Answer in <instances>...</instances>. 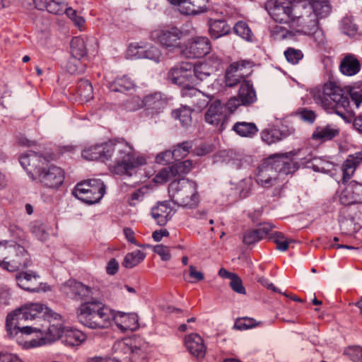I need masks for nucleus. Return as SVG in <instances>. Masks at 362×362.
I'll return each mask as SVG.
<instances>
[{"label": "nucleus", "mask_w": 362, "mask_h": 362, "mask_svg": "<svg viewBox=\"0 0 362 362\" xmlns=\"http://www.w3.org/2000/svg\"><path fill=\"white\" fill-rule=\"evenodd\" d=\"M61 320L59 314L41 303H26L7 315L6 329L23 348H35L62 340L66 327Z\"/></svg>", "instance_id": "f257e3e1"}, {"label": "nucleus", "mask_w": 362, "mask_h": 362, "mask_svg": "<svg viewBox=\"0 0 362 362\" xmlns=\"http://www.w3.org/2000/svg\"><path fill=\"white\" fill-rule=\"evenodd\" d=\"M314 99L325 109L334 110L337 115L349 122L355 115L353 106L358 108L362 103V83L350 87L347 95L341 93V90L338 88L326 87L323 90L317 91Z\"/></svg>", "instance_id": "f03ea898"}, {"label": "nucleus", "mask_w": 362, "mask_h": 362, "mask_svg": "<svg viewBox=\"0 0 362 362\" xmlns=\"http://www.w3.org/2000/svg\"><path fill=\"white\" fill-rule=\"evenodd\" d=\"M78 322L90 329H105L114 318V310L103 302L91 299L82 303L76 310Z\"/></svg>", "instance_id": "7ed1b4c3"}, {"label": "nucleus", "mask_w": 362, "mask_h": 362, "mask_svg": "<svg viewBox=\"0 0 362 362\" xmlns=\"http://www.w3.org/2000/svg\"><path fill=\"white\" fill-rule=\"evenodd\" d=\"M293 160H263L255 172V181L264 188L276 185L284 176L295 172L299 165Z\"/></svg>", "instance_id": "20e7f679"}, {"label": "nucleus", "mask_w": 362, "mask_h": 362, "mask_svg": "<svg viewBox=\"0 0 362 362\" xmlns=\"http://www.w3.org/2000/svg\"><path fill=\"white\" fill-rule=\"evenodd\" d=\"M47 160H19L21 165L33 180H39L45 186L57 188L64 182L62 168L49 164Z\"/></svg>", "instance_id": "39448f33"}, {"label": "nucleus", "mask_w": 362, "mask_h": 362, "mask_svg": "<svg viewBox=\"0 0 362 362\" xmlns=\"http://www.w3.org/2000/svg\"><path fill=\"white\" fill-rule=\"evenodd\" d=\"M134 158L133 148L124 140H110L106 143L90 146L82 153L83 158Z\"/></svg>", "instance_id": "423d86ee"}, {"label": "nucleus", "mask_w": 362, "mask_h": 362, "mask_svg": "<svg viewBox=\"0 0 362 362\" xmlns=\"http://www.w3.org/2000/svg\"><path fill=\"white\" fill-rule=\"evenodd\" d=\"M168 193L171 200L178 206L191 209L199 202L197 185L188 179L172 181L168 186Z\"/></svg>", "instance_id": "0eeeda50"}, {"label": "nucleus", "mask_w": 362, "mask_h": 362, "mask_svg": "<svg viewBox=\"0 0 362 362\" xmlns=\"http://www.w3.org/2000/svg\"><path fill=\"white\" fill-rule=\"evenodd\" d=\"M307 3L299 0L298 5L293 8L294 18L293 25L297 28V32L304 35L316 33L319 28V19L306 8Z\"/></svg>", "instance_id": "6e6552de"}, {"label": "nucleus", "mask_w": 362, "mask_h": 362, "mask_svg": "<svg viewBox=\"0 0 362 362\" xmlns=\"http://www.w3.org/2000/svg\"><path fill=\"white\" fill-rule=\"evenodd\" d=\"M182 32L175 26H159L150 33V39L161 47L173 49L180 46Z\"/></svg>", "instance_id": "1a4fd4ad"}, {"label": "nucleus", "mask_w": 362, "mask_h": 362, "mask_svg": "<svg viewBox=\"0 0 362 362\" xmlns=\"http://www.w3.org/2000/svg\"><path fill=\"white\" fill-rule=\"evenodd\" d=\"M299 0H270L267 8L271 17L280 23H292L294 18V10Z\"/></svg>", "instance_id": "9d476101"}, {"label": "nucleus", "mask_w": 362, "mask_h": 362, "mask_svg": "<svg viewBox=\"0 0 362 362\" xmlns=\"http://www.w3.org/2000/svg\"><path fill=\"white\" fill-rule=\"evenodd\" d=\"M31 264L30 256L25 248L14 243L11 248L5 270L16 272L28 267Z\"/></svg>", "instance_id": "9b49d317"}, {"label": "nucleus", "mask_w": 362, "mask_h": 362, "mask_svg": "<svg viewBox=\"0 0 362 362\" xmlns=\"http://www.w3.org/2000/svg\"><path fill=\"white\" fill-rule=\"evenodd\" d=\"M251 63L248 61H239L231 64L226 69L225 83L228 87H233L243 82L250 74Z\"/></svg>", "instance_id": "f8f14e48"}, {"label": "nucleus", "mask_w": 362, "mask_h": 362, "mask_svg": "<svg viewBox=\"0 0 362 362\" xmlns=\"http://www.w3.org/2000/svg\"><path fill=\"white\" fill-rule=\"evenodd\" d=\"M211 50V43L206 37H194L190 38L182 50V54L186 58H200Z\"/></svg>", "instance_id": "ddd939ff"}, {"label": "nucleus", "mask_w": 362, "mask_h": 362, "mask_svg": "<svg viewBox=\"0 0 362 362\" xmlns=\"http://www.w3.org/2000/svg\"><path fill=\"white\" fill-rule=\"evenodd\" d=\"M168 78L173 83L180 86L194 83L192 64L182 62L175 65L168 71Z\"/></svg>", "instance_id": "4468645a"}, {"label": "nucleus", "mask_w": 362, "mask_h": 362, "mask_svg": "<svg viewBox=\"0 0 362 362\" xmlns=\"http://www.w3.org/2000/svg\"><path fill=\"white\" fill-rule=\"evenodd\" d=\"M128 52L138 59H148L155 62H159L162 58L159 48L147 42L132 43L129 46Z\"/></svg>", "instance_id": "2eb2a0df"}, {"label": "nucleus", "mask_w": 362, "mask_h": 362, "mask_svg": "<svg viewBox=\"0 0 362 362\" xmlns=\"http://www.w3.org/2000/svg\"><path fill=\"white\" fill-rule=\"evenodd\" d=\"M192 160H175L168 166L159 171L157 177L163 182H167L175 177H181L187 174L192 169Z\"/></svg>", "instance_id": "dca6fc26"}, {"label": "nucleus", "mask_w": 362, "mask_h": 362, "mask_svg": "<svg viewBox=\"0 0 362 362\" xmlns=\"http://www.w3.org/2000/svg\"><path fill=\"white\" fill-rule=\"evenodd\" d=\"M362 186L352 180L344 189L340 196L339 202L344 206H349L362 202Z\"/></svg>", "instance_id": "f3484780"}, {"label": "nucleus", "mask_w": 362, "mask_h": 362, "mask_svg": "<svg viewBox=\"0 0 362 362\" xmlns=\"http://www.w3.org/2000/svg\"><path fill=\"white\" fill-rule=\"evenodd\" d=\"M62 289L67 296L76 300H83L93 293L90 287L71 279L63 285Z\"/></svg>", "instance_id": "a211bd4d"}, {"label": "nucleus", "mask_w": 362, "mask_h": 362, "mask_svg": "<svg viewBox=\"0 0 362 362\" xmlns=\"http://www.w3.org/2000/svg\"><path fill=\"white\" fill-rule=\"evenodd\" d=\"M146 160H115L114 163H107L110 172L118 175H132L134 168L146 164Z\"/></svg>", "instance_id": "6ab92c4d"}, {"label": "nucleus", "mask_w": 362, "mask_h": 362, "mask_svg": "<svg viewBox=\"0 0 362 362\" xmlns=\"http://www.w3.org/2000/svg\"><path fill=\"white\" fill-rule=\"evenodd\" d=\"M227 119L224 107L219 100H215L210 104L205 113V121L213 126L223 125Z\"/></svg>", "instance_id": "aec40b11"}, {"label": "nucleus", "mask_w": 362, "mask_h": 362, "mask_svg": "<svg viewBox=\"0 0 362 362\" xmlns=\"http://www.w3.org/2000/svg\"><path fill=\"white\" fill-rule=\"evenodd\" d=\"M113 360L106 362H129L130 355L132 353V341L125 339L117 341L113 345Z\"/></svg>", "instance_id": "412c9836"}, {"label": "nucleus", "mask_w": 362, "mask_h": 362, "mask_svg": "<svg viewBox=\"0 0 362 362\" xmlns=\"http://www.w3.org/2000/svg\"><path fill=\"white\" fill-rule=\"evenodd\" d=\"M117 327L122 332L127 330L134 331L139 327L137 315L135 314H127L114 310L112 319Z\"/></svg>", "instance_id": "4be33fe9"}, {"label": "nucleus", "mask_w": 362, "mask_h": 362, "mask_svg": "<svg viewBox=\"0 0 362 362\" xmlns=\"http://www.w3.org/2000/svg\"><path fill=\"white\" fill-rule=\"evenodd\" d=\"M293 132V129L286 126H282L279 129H264L261 132V139L265 144L271 145L288 137Z\"/></svg>", "instance_id": "5701e85b"}, {"label": "nucleus", "mask_w": 362, "mask_h": 362, "mask_svg": "<svg viewBox=\"0 0 362 362\" xmlns=\"http://www.w3.org/2000/svg\"><path fill=\"white\" fill-rule=\"evenodd\" d=\"M185 344L189 352L197 358H204L206 346L203 339L198 334H190L185 338Z\"/></svg>", "instance_id": "b1692460"}, {"label": "nucleus", "mask_w": 362, "mask_h": 362, "mask_svg": "<svg viewBox=\"0 0 362 362\" xmlns=\"http://www.w3.org/2000/svg\"><path fill=\"white\" fill-rule=\"evenodd\" d=\"M173 211L168 202H159L151 209L152 218L159 226H165L173 215Z\"/></svg>", "instance_id": "393cba45"}, {"label": "nucleus", "mask_w": 362, "mask_h": 362, "mask_svg": "<svg viewBox=\"0 0 362 362\" xmlns=\"http://www.w3.org/2000/svg\"><path fill=\"white\" fill-rule=\"evenodd\" d=\"M40 276L33 272H22L16 275V282L18 286L28 291L38 292L40 290L38 280Z\"/></svg>", "instance_id": "a878e982"}, {"label": "nucleus", "mask_w": 362, "mask_h": 362, "mask_svg": "<svg viewBox=\"0 0 362 362\" xmlns=\"http://www.w3.org/2000/svg\"><path fill=\"white\" fill-rule=\"evenodd\" d=\"M272 229L270 223H264L261 227L247 230L243 235V242L245 245H251L268 236Z\"/></svg>", "instance_id": "bb28decb"}, {"label": "nucleus", "mask_w": 362, "mask_h": 362, "mask_svg": "<svg viewBox=\"0 0 362 362\" xmlns=\"http://www.w3.org/2000/svg\"><path fill=\"white\" fill-rule=\"evenodd\" d=\"M192 148L191 141H184L174 146L172 150H167L159 153L156 158H185Z\"/></svg>", "instance_id": "cd10ccee"}, {"label": "nucleus", "mask_w": 362, "mask_h": 362, "mask_svg": "<svg viewBox=\"0 0 362 362\" xmlns=\"http://www.w3.org/2000/svg\"><path fill=\"white\" fill-rule=\"evenodd\" d=\"M86 339V335L81 331L66 327L62 336V343L69 347L81 345Z\"/></svg>", "instance_id": "c85d7f7f"}, {"label": "nucleus", "mask_w": 362, "mask_h": 362, "mask_svg": "<svg viewBox=\"0 0 362 362\" xmlns=\"http://www.w3.org/2000/svg\"><path fill=\"white\" fill-rule=\"evenodd\" d=\"M143 103L144 107L154 114L159 112L165 107L166 100L160 93H153L146 95L143 99Z\"/></svg>", "instance_id": "c756f323"}, {"label": "nucleus", "mask_w": 362, "mask_h": 362, "mask_svg": "<svg viewBox=\"0 0 362 362\" xmlns=\"http://www.w3.org/2000/svg\"><path fill=\"white\" fill-rule=\"evenodd\" d=\"M339 69L344 75L351 76L359 72L361 64L354 55L347 54L341 59Z\"/></svg>", "instance_id": "7c9ffc66"}, {"label": "nucleus", "mask_w": 362, "mask_h": 362, "mask_svg": "<svg viewBox=\"0 0 362 362\" xmlns=\"http://www.w3.org/2000/svg\"><path fill=\"white\" fill-rule=\"evenodd\" d=\"M339 133V129L332 124L320 126L315 128V130L312 134V138L314 140L325 142L332 140L337 136Z\"/></svg>", "instance_id": "2f4dec72"}, {"label": "nucleus", "mask_w": 362, "mask_h": 362, "mask_svg": "<svg viewBox=\"0 0 362 362\" xmlns=\"http://www.w3.org/2000/svg\"><path fill=\"white\" fill-rule=\"evenodd\" d=\"M208 24L209 35L213 39H218L230 33V25L223 20L209 19Z\"/></svg>", "instance_id": "473e14b6"}, {"label": "nucleus", "mask_w": 362, "mask_h": 362, "mask_svg": "<svg viewBox=\"0 0 362 362\" xmlns=\"http://www.w3.org/2000/svg\"><path fill=\"white\" fill-rule=\"evenodd\" d=\"M238 98L243 105L252 104L257 100L255 90L253 88L252 84L249 81H244L241 83Z\"/></svg>", "instance_id": "72a5a7b5"}, {"label": "nucleus", "mask_w": 362, "mask_h": 362, "mask_svg": "<svg viewBox=\"0 0 362 362\" xmlns=\"http://www.w3.org/2000/svg\"><path fill=\"white\" fill-rule=\"evenodd\" d=\"M233 130L242 137L252 138L258 132V128L253 122H238L234 124Z\"/></svg>", "instance_id": "f704fd0d"}, {"label": "nucleus", "mask_w": 362, "mask_h": 362, "mask_svg": "<svg viewBox=\"0 0 362 362\" xmlns=\"http://www.w3.org/2000/svg\"><path fill=\"white\" fill-rule=\"evenodd\" d=\"M80 186L86 187L92 190L95 196V199L98 202L103 198L105 193V185L100 179H91L81 181Z\"/></svg>", "instance_id": "c9c22d12"}, {"label": "nucleus", "mask_w": 362, "mask_h": 362, "mask_svg": "<svg viewBox=\"0 0 362 362\" xmlns=\"http://www.w3.org/2000/svg\"><path fill=\"white\" fill-rule=\"evenodd\" d=\"M80 185L81 183L78 182L75 186L72 192L74 197L88 204H93L98 202V200L95 199V196L93 194V192L91 189L87 188L86 187Z\"/></svg>", "instance_id": "e433bc0d"}, {"label": "nucleus", "mask_w": 362, "mask_h": 362, "mask_svg": "<svg viewBox=\"0 0 362 362\" xmlns=\"http://www.w3.org/2000/svg\"><path fill=\"white\" fill-rule=\"evenodd\" d=\"M134 86V81L129 77L124 76L110 82L109 88L114 92H123L132 89Z\"/></svg>", "instance_id": "4c0bfd02"}, {"label": "nucleus", "mask_w": 362, "mask_h": 362, "mask_svg": "<svg viewBox=\"0 0 362 362\" xmlns=\"http://www.w3.org/2000/svg\"><path fill=\"white\" fill-rule=\"evenodd\" d=\"M146 254L139 250L127 253L123 260L122 266L125 268H133L141 263L145 258Z\"/></svg>", "instance_id": "58836bf2"}, {"label": "nucleus", "mask_w": 362, "mask_h": 362, "mask_svg": "<svg viewBox=\"0 0 362 362\" xmlns=\"http://www.w3.org/2000/svg\"><path fill=\"white\" fill-rule=\"evenodd\" d=\"M192 71L194 80L196 78L202 81L206 80L214 73V69L210 68L209 65L204 62L197 64L195 66L192 65Z\"/></svg>", "instance_id": "ea45409f"}, {"label": "nucleus", "mask_w": 362, "mask_h": 362, "mask_svg": "<svg viewBox=\"0 0 362 362\" xmlns=\"http://www.w3.org/2000/svg\"><path fill=\"white\" fill-rule=\"evenodd\" d=\"M269 239L272 240L276 245V249L281 252L286 251L289 244L294 242L293 239L286 238L281 232L269 233Z\"/></svg>", "instance_id": "a19ab883"}, {"label": "nucleus", "mask_w": 362, "mask_h": 362, "mask_svg": "<svg viewBox=\"0 0 362 362\" xmlns=\"http://www.w3.org/2000/svg\"><path fill=\"white\" fill-rule=\"evenodd\" d=\"M86 47L84 40L81 37H75L71 41V56L82 58L86 54Z\"/></svg>", "instance_id": "79ce46f5"}, {"label": "nucleus", "mask_w": 362, "mask_h": 362, "mask_svg": "<svg viewBox=\"0 0 362 362\" xmlns=\"http://www.w3.org/2000/svg\"><path fill=\"white\" fill-rule=\"evenodd\" d=\"M233 31L237 35L247 41L252 40L253 33L245 21H240L237 22L233 26Z\"/></svg>", "instance_id": "37998d69"}, {"label": "nucleus", "mask_w": 362, "mask_h": 362, "mask_svg": "<svg viewBox=\"0 0 362 362\" xmlns=\"http://www.w3.org/2000/svg\"><path fill=\"white\" fill-rule=\"evenodd\" d=\"M172 116L174 119H178L182 127H187L192 121L191 111L186 107L173 110Z\"/></svg>", "instance_id": "c03bdc74"}, {"label": "nucleus", "mask_w": 362, "mask_h": 362, "mask_svg": "<svg viewBox=\"0 0 362 362\" xmlns=\"http://www.w3.org/2000/svg\"><path fill=\"white\" fill-rule=\"evenodd\" d=\"M340 28L342 32L348 35H354L358 30L356 23H354L352 16H344L340 23Z\"/></svg>", "instance_id": "a18cd8bd"}, {"label": "nucleus", "mask_w": 362, "mask_h": 362, "mask_svg": "<svg viewBox=\"0 0 362 362\" xmlns=\"http://www.w3.org/2000/svg\"><path fill=\"white\" fill-rule=\"evenodd\" d=\"M78 94L86 100L93 98V87L88 80H81L78 83Z\"/></svg>", "instance_id": "49530a36"}, {"label": "nucleus", "mask_w": 362, "mask_h": 362, "mask_svg": "<svg viewBox=\"0 0 362 362\" xmlns=\"http://www.w3.org/2000/svg\"><path fill=\"white\" fill-rule=\"evenodd\" d=\"M177 6L181 13L185 15L197 14L195 5L190 0H178L172 4Z\"/></svg>", "instance_id": "de8ad7c7"}, {"label": "nucleus", "mask_w": 362, "mask_h": 362, "mask_svg": "<svg viewBox=\"0 0 362 362\" xmlns=\"http://www.w3.org/2000/svg\"><path fill=\"white\" fill-rule=\"evenodd\" d=\"M354 160H345L342 165V183L344 185L348 182L356 170L357 163H355Z\"/></svg>", "instance_id": "09e8293b"}, {"label": "nucleus", "mask_w": 362, "mask_h": 362, "mask_svg": "<svg viewBox=\"0 0 362 362\" xmlns=\"http://www.w3.org/2000/svg\"><path fill=\"white\" fill-rule=\"evenodd\" d=\"M40 2L49 13L56 15L63 13L64 6L63 2H57L54 0H40Z\"/></svg>", "instance_id": "8fccbe9b"}, {"label": "nucleus", "mask_w": 362, "mask_h": 362, "mask_svg": "<svg viewBox=\"0 0 362 362\" xmlns=\"http://www.w3.org/2000/svg\"><path fill=\"white\" fill-rule=\"evenodd\" d=\"M13 242H0V267L5 269Z\"/></svg>", "instance_id": "3c124183"}, {"label": "nucleus", "mask_w": 362, "mask_h": 362, "mask_svg": "<svg viewBox=\"0 0 362 362\" xmlns=\"http://www.w3.org/2000/svg\"><path fill=\"white\" fill-rule=\"evenodd\" d=\"M344 354L353 362H362V346H351L345 349Z\"/></svg>", "instance_id": "603ef678"}, {"label": "nucleus", "mask_w": 362, "mask_h": 362, "mask_svg": "<svg viewBox=\"0 0 362 362\" xmlns=\"http://www.w3.org/2000/svg\"><path fill=\"white\" fill-rule=\"evenodd\" d=\"M192 83H188L185 86H183L181 90V95L183 98H199L202 97L203 95L201 91L192 86Z\"/></svg>", "instance_id": "864d4df0"}, {"label": "nucleus", "mask_w": 362, "mask_h": 362, "mask_svg": "<svg viewBox=\"0 0 362 362\" xmlns=\"http://www.w3.org/2000/svg\"><path fill=\"white\" fill-rule=\"evenodd\" d=\"M124 108L130 112L136 111L144 107L143 99L139 96H134L125 101Z\"/></svg>", "instance_id": "5fc2aeb1"}, {"label": "nucleus", "mask_w": 362, "mask_h": 362, "mask_svg": "<svg viewBox=\"0 0 362 362\" xmlns=\"http://www.w3.org/2000/svg\"><path fill=\"white\" fill-rule=\"evenodd\" d=\"M284 55L287 61L293 64H296L303 58V54L300 49L288 47Z\"/></svg>", "instance_id": "6e6d98bb"}, {"label": "nucleus", "mask_w": 362, "mask_h": 362, "mask_svg": "<svg viewBox=\"0 0 362 362\" xmlns=\"http://www.w3.org/2000/svg\"><path fill=\"white\" fill-rule=\"evenodd\" d=\"M129 362H147V354L140 347L132 344V353Z\"/></svg>", "instance_id": "4d7b16f0"}, {"label": "nucleus", "mask_w": 362, "mask_h": 362, "mask_svg": "<svg viewBox=\"0 0 362 362\" xmlns=\"http://www.w3.org/2000/svg\"><path fill=\"white\" fill-rule=\"evenodd\" d=\"M254 327H255V320L249 317L238 318L234 324V328L238 330H245Z\"/></svg>", "instance_id": "13d9d810"}, {"label": "nucleus", "mask_w": 362, "mask_h": 362, "mask_svg": "<svg viewBox=\"0 0 362 362\" xmlns=\"http://www.w3.org/2000/svg\"><path fill=\"white\" fill-rule=\"evenodd\" d=\"M319 164H313V169L315 172H321L328 173L331 172L334 167V164L329 160H319Z\"/></svg>", "instance_id": "bf43d9fd"}, {"label": "nucleus", "mask_w": 362, "mask_h": 362, "mask_svg": "<svg viewBox=\"0 0 362 362\" xmlns=\"http://www.w3.org/2000/svg\"><path fill=\"white\" fill-rule=\"evenodd\" d=\"M230 279V286L231 288L236 293L240 294H245L246 291L243 285L241 279L235 274Z\"/></svg>", "instance_id": "052dcab7"}, {"label": "nucleus", "mask_w": 362, "mask_h": 362, "mask_svg": "<svg viewBox=\"0 0 362 362\" xmlns=\"http://www.w3.org/2000/svg\"><path fill=\"white\" fill-rule=\"evenodd\" d=\"M213 151V146L207 144H202L194 148L192 152L194 156H206Z\"/></svg>", "instance_id": "680f3d73"}, {"label": "nucleus", "mask_w": 362, "mask_h": 362, "mask_svg": "<svg viewBox=\"0 0 362 362\" xmlns=\"http://www.w3.org/2000/svg\"><path fill=\"white\" fill-rule=\"evenodd\" d=\"M80 65V58L71 56L66 64V68L69 73L75 74L79 72Z\"/></svg>", "instance_id": "e2e57ef3"}, {"label": "nucleus", "mask_w": 362, "mask_h": 362, "mask_svg": "<svg viewBox=\"0 0 362 362\" xmlns=\"http://www.w3.org/2000/svg\"><path fill=\"white\" fill-rule=\"evenodd\" d=\"M153 251L155 253L158 254L163 261H168L171 257L169 247L167 246L157 245L154 246Z\"/></svg>", "instance_id": "0e129e2a"}, {"label": "nucleus", "mask_w": 362, "mask_h": 362, "mask_svg": "<svg viewBox=\"0 0 362 362\" xmlns=\"http://www.w3.org/2000/svg\"><path fill=\"white\" fill-rule=\"evenodd\" d=\"M0 362H24L17 354L0 351Z\"/></svg>", "instance_id": "69168bd1"}, {"label": "nucleus", "mask_w": 362, "mask_h": 362, "mask_svg": "<svg viewBox=\"0 0 362 362\" xmlns=\"http://www.w3.org/2000/svg\"><path fill=\"white\" fill-rule=\"evenodd\" d=\"M204 62L208 64L210 68L214 69L216 72L219 69L222 60L218 56L212 54Z\"/></svg>", "instance_id": "338daca9"}, {"label": "nucleus", "mask_w": 362, "mask_h": 362, "mask_svg": "<svg viewBox=\"0 0 362 362\" xmlns=\"http://www.w3.org/2000/svg\"><path fill=\"white\" fill-rule=\"evenodd\" d=\"M299 115L303 121L310 123H313L316 118L315 113L313 110L305 108L299 112Z\"/></svg>", "instance_id": "774afa93"}]
</instances>
